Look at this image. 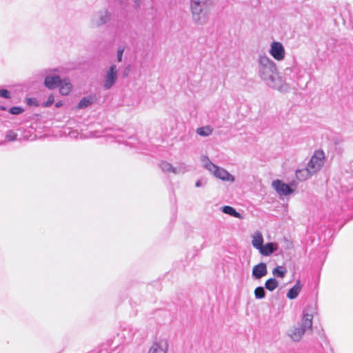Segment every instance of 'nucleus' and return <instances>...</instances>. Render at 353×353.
<instances>
[{"label":"nucleus","instance_id":"obj_1","mask_svg":"<svg viewBox=\"0 0 353 353\" xmlns=\"http://www.w3.org/2000/svg\"><path fill=\"white\" fill-rule=\"evenodd\" d=\"M258 75L270 88L280 92H286L290 86L279 75L276 63L265 54H260L257 59Z\"/></svg>","mask_w":353,"mask_h":353},{"label":"nucleus","instance_id":"obj_2","mask_svg":"<svg viewBox=\"0 0 353 353\" xmlns=\"http://www.w3.org/2000/svg\"><path fill=\"white\" fill-rule=\"evenodd\" d=\"M315 309L312 305H307L303 311L301 325L295 326L288 330V334L294 341H299L307 331L312 330V320Z\"/></svg>","mask_w":353,"mask_h":353},{"label":"nucleus","instance_id":"obj_3","mask_svg":"<svg viewBox=\"0 0 353 353\" xmlns=\"http://www.w3.org/2000/svg\"><path fill=\"white\" fill-rule=\"evenodd\" d=\"M203 166L214 177L225 182L233 183L235 177L225 168L214 164L208 157L203 156L201 159Z\"/></svg>","mask_w":353,"mask_h":353},{"label":"nucleus","instance_id":"obj_4","mask_svg":"<svg viewBox=\"0 0 353 353\" xmlns=\"http://www.w3.org/2000/svg\"><path fill=\"white\" fill-rule=\"evenodd\" d=\"M209 6H190L192 18L196 25H205L210 20V12Z\"/></svg>","mask_w":353,"mask_h":353},{"label":"nucleus","instance_id":"obj_5","mask_svg":"<svg viewBox=\"0 0 353 353\" xmlns=\"http://www.w3.org/2000/svg\"><path fill=\"white\" fill-rule=\"evenodd\" d=\"M325 161V154L322 150H316L310 161L308 162L307 167L310 170V172L314 174H316L323 166Z\"/></svg>","mask_w":353,"mask_h":353},{"label":"nucleus","instance_id":"obj_6","mask_svg":"<svg viewBox=\"0 0 353 353\" xmlns=\"http://www.w3.org/2000/svg\"><path fill=\"white\" fill-rule=\"evenodd\" d=\"M111 19V12L107 8H103L96 12L90 19V26L92 28L101 27Z\"/></svg>","mask_w":353,"mask_h":353},{"label":"nucleus","instance_id":"obj_7","mask_svg":"<svg viewBox=\"0 0 353 353\" xmlns=\"http://www.w3.org/2000/svg\"><path fill=\"white\" fill-rule=\"evenodd\" d=\"M118 79V70L115 64H112L105 71L103 87L104 90H110L117 82Z\"/></svg>","mask_w":353,"mask_h":353},{"label":"nucleus","instance_id":"obj_8","mask_svg":"<svg viewBox=\"0 0 353 353\" xmlns=\"http://www.w3.org/2000/svg\"><path fill=\"white\" fill-rule=\"evenodd\" d=\"M270 55L276 61H283L285 56V51L283 44L279 41H273L269 50Z\"/></svg>","mask_w":353,"mask_h":353},{"label":"nucleus","instance_id":"obj_9","mask_svg":"<svg viewBox=\"0 0 353 353\" xmlns=\"http://www.w3.org/2000/svg\"><path fill=\"white\" fill-rule=\"evenodd\" d=\"M168 341L165 339H159L153 341L148 353H168Z\"/></svg>","mask_w":353,"mask_h":353},{"label":"nucleus","instance_id":"obj_10","mask_svg":"<svg viewBox=\"0 0 353 353\" xmlns=\"http://www.w3.org/2000/svg\"><path fill=\"white\" fill-rule=\"evenodd\" d=\"M50 71L48 70L42 71V74L45 75L43 83L47 88L52 90L58 87L59 84L61 83V79L58 75L50 74Z\"/></svg>","mask_w":353,"mask_h":353},{"label":"nucleus","instance_id":"obj_11","mask_svg":"<svg viewBox=\"0 0 353 353\" xmlns=\"http://www.w3.org/2000/svg\"><path fill=\"white\" fill-rule=\"evenodd\" d=\"M272 185L280 196L289 195L294 191L289 185L279 179L272 181Z\"/></svg>","mask_w":353,"mask_h":353},{"label":"nucleus","instance_id":"obj_12","mask_svg":"<svg viewBox=\"0 0 353 353\" xmlns=\"http://www.w3.org/2000/svg\"><path fill=\"white\" fill-rule=\"evenodd\" d=\"M268 274L267 265L265 263H260L252 268V275L254 279H261Z\"/></svg>","mask_w":353,"mask_h":353},{"label":"nucleus","instance_id":"obj_13","mask_svg":"<svg viewBox=\"0 0 353 353\" xmlns=\"http://www.w3.org/2000/svg\"><path fill=\"white\" fill-rule=\"evenodd\" d=\"M252 245L258 250L261 248L263 243V237L261 232L256 231L252 236Z\"/></svg>","mask_w":353,"mask_h":353},{"label":"nucleus","instance_id":"obj_14","mask_svg":"<svg viewBox=\"0 0 353 353\" xmlns=\"http://www.w3.org/2000/svg\"><path fill=\"white\" fill-rule=\"evenodd\" d=\"M58 86H59L60 94L64 96L69 94L72 88V85L68 79H61Z\"/></svg>","mask_w":353,"mask_h":353},{"label":"nucleus","instance_id":"obj_15","mask_svg":"<svg viewBox=\"0 0 353 353\" xmlns=\"http://www.w3.org/2000/svg\"><path fill=\"white\" fill-rule=\"evenodd\" d=\"M277 250L276 244L274 243H268L263 245L261 248L259 250V252L263 256H269Z\"/></svg>","mask_w":353,"mask_h":353},{"label":"nucleus","instance_id":"obj_16","mask_svg":"<svg viewBox=\"0 0 353 353\" xmlns=\"http://www.w3.org/2000/svg\"><path fill=\"white\" fill-rule=\"evenodd\" d=\"M314 174L310 172V170H309V168L307 167L303 169L297 170L296 171V177L298 180L301 181H304L310 178Z\"/></svg>","mask_w":353,"mask_h":353},{"label":"nucleus","instance_id":"obj_17","mask_svg":"<svg viewBox=\"0 0 353 353\" xmlns=\"http://www.w3.org/2000/svg\"><path fill=\"white\" fill-rule=\"evenodd\" d=\"M95 101L94 96H88L83 97L78 103L77 108L78 109H84L90 105H91Z\"/></svg>","mask_w":353,"mask_h":353},{"label":"nucleus","instance_id":"obj_18","mask_svg":"<svg viewBox=\"0 0 353 353\" xmlns=\"http://www.w3.org/2000/svg\"><path fill=\"white\" fill-rule=\"evenodd\" d=\"M301 290V286L299 282H297L291 289L289 290L287 293V297L290 299H296L298 296Z\"/></svg>","mask_w":353,"mask_h":353},{"label":"nucleus","instance_id":"obj_19","mask_svg":"<svg viewBox=\"0 0 353 353\" xmlns=\"http://www.w3.org/2000/svg\"><path fill=\"white\" fill-rule=\"evenodd\" d=\"M222 212L235 218H238L240 219H243L242 215L239 212H236L233 207L225 205L222 208Z\"/></svg>","mask_w":353,"mask_h":353},{"label":"nucleus","instance_id":"obj_20","mask_svg":"<svg viewBox=\"0 0 353 353\" xmlns=\"http://www.w3.org/2000/svg\"><path fill=\"white\" fill-rule=\"evenodd\" d=\"M279 285V282L274 279L271 278L266 281L265 287L269 291L274 290Z\"/></svg>","mask_w":353,"mask_h":353},{"label":"nucleus","instance_id":"obj_21","mask_svg":"<svg viewBox=\"0 0 353 353\" xmlns=\"http://www.w3.org/2000/svg\"><path fill=\"white\" fill-rule=\"evenodd\" d=\"M196 133L202 137H208L212 133V129L210 126H204L196 129Z\"/></svg>","mask_w":353,"mask_h":353},{"label":"nucleus","instance_id":"obj_22","mask_svg":"<svg viewBox=\"0 0 353 353\" xmlns=\"http://www.w3.org/2000/svg\"><path fill=\"white\" fill-rule=\"evenodd\" d=\"M286 272V269L283 266H277L272 271L274 276L279 278H283Z\"/></svg>","mask_w":353,"mask_h":353},{"label":"nucleus","instance_id":"obj_23","mask_svg":"<svg viewBox=\"0 0 353 353\" xmlns=\"http://www.w3.org/2000/svg\"><path fill=\"white\" fill-rule=\"evenodd\" d=\"M160 168L161 170L164 172H172L173 173V170L174 167L168 162L163 161L160 163Z\"/></svg>","mask_w":353,"mask_h":353},{"label":"nucleus","instance_id":"obj_24","mask_svg":"<svg viewBox=\"0 0 353 353\" xmlns=\"http://www.w3.org/2000/svg\"><path fill=\"white\" fill-rule=\"evenodd\" d=\"M188 171V166L185 163H181L177 167H174L173 174H183Z\"/></svg>","mask_w":353,"mask_h":353},{"label":"nucleus","instance_id":"obj_25","mask_svg":"<svg viewBox=\"0 0 353 353\" xmlns=\"http://www.w3.org/2000/svg\"><path fill=\"white\" fill-rule=\"evenodd\" d=\"M254 296L257 299H263L265 296V291L263 287L259 286L254 290Z\"/></svg>","mask_w":353,"mask_h":353},{"label":"nucleus","instance_id":"obj_26","mask_svg":"<svg viewBox=\"0 0 353 353\" xmlns=\"http://www.w3.org/2000/svg\"><path fill=\"white\" fill-rule=\"evenodd\" d=\"M210 0H190V6H210Z\"/></svg>","mask_w":353,"mask_h":353},{"label":"nucleus","instance_id":"obj_27","mask_svg":"<svg viewBox=\"0 0 353 353\" xmlns=\"http://www.w3.org/2000/svg\"><path fill=\"white\" fill-rule=\"evenodd\" d=\"M17 134L12 130H9L6 132L5 138L7 141H13L17 139Z\"/></svg>","mask_w":353,"mask_h":353},{"label":"nucleus","instance_id":"obj_28","mask_svg":"<svg viewBox=\"0 0 353 353\" xmlns=\"http://www.w3.org/2000/svg\"><path fill=\"white\" fill-rule=\"evenodd\" d=\"M23 112V109L20 107H12L9 110V112L12 114H19Z\"/></svg>","mask_w":353,"mask_h":353},{"label":"nucleus","instance_id":"obj_29","mask_svg":"<svg viewBox=\"0 0 353 353\" xmlns=\"http://www.w3.org/2000/svg\"><path fill=\"white\" fill-rule=\"evenodd\" d=\"M54 101V97L53 94L49 95L48 100L43 104V107L50 106Z\"/></svg>","mask_w":353,"mask_h":353},{"label":"nucleus","instance_id":"obj_30","mask_svg":"<svg viewBox=\"0 0 353 353\" xmlns=\"http://www.w3.org/2000/svg\"><path fill=\"white\" fill-rule=\"evenodd\" d=\"M123 52H124V48L123 47L119 48V49L117 50V54L118 62H121L122 61V57H123Z\"/></svg>","mask_w":353,"mask_h":353},{"label":"nucleus","instance_id":"obj_31","mask_svg":"<svg viewBox=\"0 0 353 353\" xmlns=\"http://www.w3.org/2000/svg\"><path fill=\"white\" fill-rule=\"evenodd\" d=\"M0 97L5 98V99H10V92L5 89H1L0 90Z\"/></svg>","mask_w":353,"mask_h":353},{"label":"nucleus","instance_id":"obj_32","mask_svg":"<svg viewBox=\"0 0 353 353\" xmlns=\"http://www.w3.org/2000/svg\"><path fill=\"white\" fill-rule=\"evenodd\" d=\"M205 184V181H202L201 180H198L196 183L195 186L197 188L202 187Z\"/></svg>","mask_w":353,"mask_h":353},{"label":"nucleus","instance_id":"obj_33","mask_svg":"<svg viewBox=\"0 0 353 353\" xmlns=\"http://www.w3.org/2000/svg\"><path fill=\"white\" fill-rule=\"evenodd\" d=\"M292 72H293V68H287L285 70V76H290V73H292Z\"/></svg>","mask_w":353,"mask_h":353},{"label":"nucleus","instance_id":"obj_34","mask_svg":"<svg viewBox=\"0 0 353 353\" xmlns=\"http://www.w3.org/2000/svg\"><path fill=\"white\" fill-rule=\"evenodd\" d=\"M62 105H63V103L61 101H58L55 103L56 108H60Z\"/></svg>","mask_w":353,"mask_h":353}]
</instances>
